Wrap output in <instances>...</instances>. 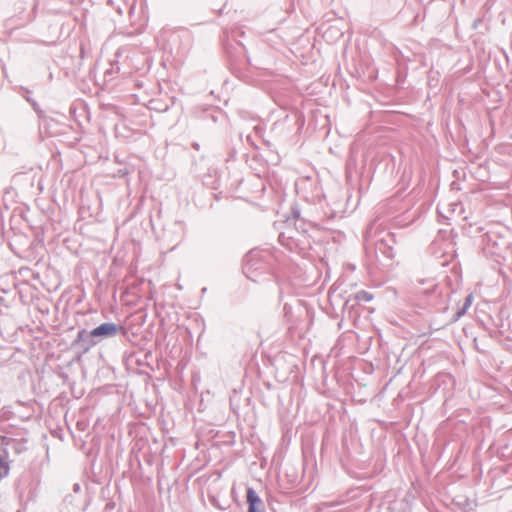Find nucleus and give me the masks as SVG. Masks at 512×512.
Segmentation results:
<instances>
[{
    "label": "nucleus",
    "mask_w": 512,
    "mask_h": 512,
    "mask_svg": "<svg viewBox=\"0 0 512 512\" xmlns=\"http://www.w3.org/2000/svg\"><path fill=\"white\" fill-rule=\"evenodd\" d=\"M355 298L358 301L369 302L373 299V296H372V294H370L366 291H360L356 294Z\"/></svg>",
    "instance_id": "4"
},
{
    "label": "nucleus",
    "mask_w": 512,
    "mask_h": 512,
    "mask_svg": "<svg viewBox=\"0 0 512 512\" xmlns=\"http://www.w3.org/2000/svg\"><path fill=\"white\" fill-rule=\"evenodd\" d=\"M121 330H123V328L121 326H117L114 323H103V324L99 325L98 327L94 328L90 332V335L93 337H101V336L108 337V336L116 335Z\"/></svg>",
    "instance_id": "1"
},
{
    "label": "nucleus",
    "mask_w": 512,
    "mask_h": 512,
    "mask_svg": "<svg viewBox=\"0 0 512 512\" xmlns=\"http://www.w3.org/2000/svg\"><path fill=\"white\" fill-rule=\"evenodd\" d=\"M10 466L6 457L0 458V482L9 475Z\"/></svg>",
    "instance_id": "3"
},
{
    "label": "nucleus",
    "mask_w": 512,
    "mask_h": 512,
    "mask_svg": "<svg viewBox=\"0 0 512 512\" xmlns=\"http://www.w3.org/2000/svg\"><path fill=\"white\" fill-rule=\"evenodd\" d=\"M248 512H264L262 500L252 488L247 490Z\"/></svg>",
    "instance_id": "2"
}]
</instances>
